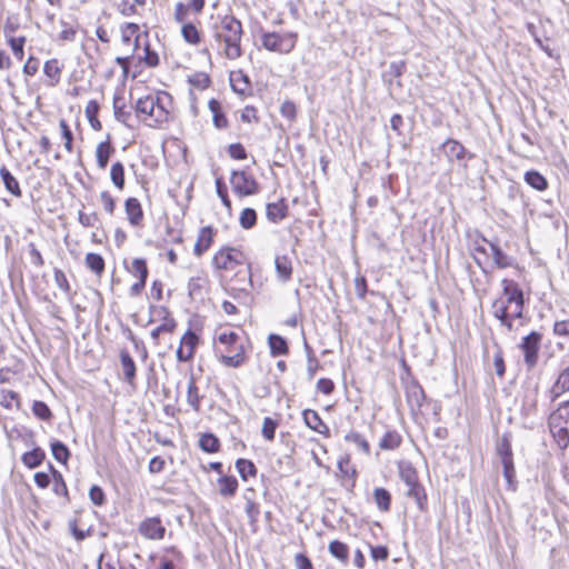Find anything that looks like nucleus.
Returning <instances> with one entry per match:
<instances>
[{"label":"nucleus","mask_w":569,"mask_h":569,"mask_svg":"<svg viewBox=\"0 0 569 569\" xmlns=\"http://www.w3.org/2000/svg\"><path fill=\"white\" fill-rule=\"evenodd\" d=\"M241 38L242 26L241 22L231 16H224L219 27H216L214 39L218 42L224 43L223 53L226 58L234 60L241 57Z\"/></svg>","instance_id":"nucleus-1"},{"label":"nucleus","mask_w":569,"mask_h":569,"mask_svg":"<svg viewBox=\"0 0 569 569\" xmlns=\"http://www.w3.org/2000/svg\"><path fill=\"white\" fill-rule=\"evenodd\" d=\"M136 112L147 126L156 128L168 121L169 112L161 104L159 97L146 96L136 102Z\"/></svg>","instance_id":"nucleus-2"},{"label":"nucleus","mask_w":569,"mask_h":569,"mask_svg":"<svg viewBox=\"0 0 569 569\" xmlns=\"http://www.w3.org/2000/svg\"><path fill=\"white\" fill-rule=\"evenodd\" d=\"M549 429L558 446L562 449L569 445V401L561 403L549 416Z\"/></svg>","instance_id":"nucleus-3"},{"label":"nucleus","mask_w":569,"mask_h":569,"mask_svg":"<svg viewBox=\"0 0 569 569\" xmlns=\"http://www.w3.org/2000/svg\"><path fill=\"white\" fill-rule=\"evenodd\" d=\"M399 476L407 486V496L415 499L420 511H425L427 508V496L425 488L419 483L416 469L410 463H400Z\"/></svg>","instance_id":"nucleus-4"},{"label":"nucleus","mask_w":569,"mask_h":569,"mask_svg":"<svg viewBox=\"0 0 569 569\" xmlns=\"http://www.w3.org/2000/svg\"><path fill=\"white\" fill-rule=\"evenodd\" d=\"M296 42L297 34L293 32H264L261 36V43L266 50L281 54L291 52L296 46Z\"/></svg>","instance_id":"nucleus-5"},{"label":"nucleus","mask_w":569,"mask_h":569,"mask_svg":"<svg viewBox=\"0 0 569 569\" xmlns=\"http://www.w3.org/2000/svg\"><path fill=\"white\" fill-rule=\"evenodd\" d=\"M230 183L232 191L239 197L253 196L259 192V183L252 174L244 170L232 171Z\"/></svg>","instance_id":"nucleus-6"},{"label":"nucleus","mask_w":569,"mask_h":569,"mask_svg":"<svg viewBox=\"0 0 569 569\" xmlns=\"http://www.w3.org/2000/svg\"><path fill=\"white\" fill-rule=\"evenodd\" d=\"M244 254L236 248H222L213 257V264L218 269L233 270L237 266L243 264Z\"/></svg>","instance_id":"nucleus-7"},{"label":"nucleus","mask_w":569,"mask_h":569,"mask_svg":"<svg viewBox=\"0 0 569 569\" xmlns=\"http://www.w3.org/2000/svg\"><path fill=\"white\" fill-rule=\"evenodd\" d=\"M542 340V335L537 331H531L522 338L520 349L525 356V363L530 369L536 366L538 361V351Z\"/></svg>","instance_id":"nucleus-8"},{"label":"nucleus","mask_w":569,"mask_h":569,"mask_svg":"<svg viewBox=\"0 0 569 569\" xmlns=\"http://www.w3.org/2000/svg\"><path fill=\"white\" fill-rule=\"evenodd\" d=\"M406 399L410 408L411 413L417 415L426 399L422 387L416 380H411L406 383Z\"/></svg>","instance_id":"nucleus-9"},{"label":"nucleus","mask_w":569,"mask_h":569,"mask_svg":"<svg viewBox=\"0 0 569 569\" xmlns=\"http://www.w3.org/2000/svg\"><path fill=\"white\" fill-rule=\"evenodd\" d=\"M501 286L505 298H499L498 300L507 307V311H509L513 303L525 300L523 292L515 280L505 278L501 280Z\"/></svg>","instance_id":"nucleus-10"},{"label":"nucleus","mask_w":569,"mask_h":569,"mask_svg":"<svg viewBox=\"0 0 569 569\" xmlns=\"http://www.w3.org/2000/svg\"><path fill=\"white\" fill-rule=\"evenodd\" d=\"M138 531L141 536L151 540H160L164 537L166 528L160 518H147L139 525Z\"/></svg>","instance_id":"nucleus-11"},{"label":"nucleus","mask_w":569,"mask_h":569,"mask_svg":"<svg viewBox=\"0 0 569 569\" xmlns=\"http://www.w3.org/2000/svg\"><path fill=\"white\" fill-rule=\"evenodd\" d=\"M442 150L446 154L449 162L453 161H462L466 158L471 159L473 158L472 153H469L466 148L457 140L455 139H447L442 143Z\"/></svg>","instance_id":"nucleus-12"},{"label":"nucleus","mask_w":569,"mask_h":569,"mask_svg":"<svg viewBox=\"0 0 569 569\" xmlns=\"http://www.w3.org/2000/svg\"><path fill=\"white\" fill-rule=\"evenodd\" d=\"M213 233L214 231L210 226L200 229L193 248L197 257H201L210 248L213 241Z\"/></svg>","instance_id":"nucleus-13"},{"label":"nucleus","mask_w":569,"mask_h":569,"mask_svg":"<svg viewBox=\"0 0 569 569\" xmlns=\"http://www.w3.org/2000/svg\"><path fill=\"white\" fill-rule=\"evenodd\" d=\"M124 210L130 224L138 227L143 220L141 203L137 198H128L124 203Z\"/></svg>","instance_id":"nucleus-14"},{"label":"nucleus","mask_w":569,"mask_h":569,"mask_svg":"<svg viewBox=\"0 0 569 569\" xmlns=\"http://www.w3.org/2000/svg\"><path fill=\"white\" fill-rule=\"evenodd\" d=\"M159 315H162L163 322L151 331L152 339L157 340L162 333H171L176 328V321L170 317L169 311L164 307L154 309Z\"/></svg>","instance_id":"nucleus-15"},{"label":"nucleus","mask_w":569,"mask_h":569,"mask_svg":"<svg viewBox=\"0 0 569 569\" xmlns=\"http://www.w3.org/2000/svg\"><path fill=\"white\" fill-rule=\"evenodd\" d=\"M483 241L489 244L493 263L497 266V268L505 269L515 264V259L505 253L497 243L488 241L487 239H483Z\"/></svg>","instance_id":"nucleus-16"},{"label":"nucleus","mask_w":569,"mask_h":569,"mask_svg":"<svg viewBox=\"0 0 569 569\" xmlns=\"http://www.w3.org/2000/svg\"><path fill=\"white\" fill-rule=\"evenodd\" d=\"M302 416H303V421L313 431H317L321 435H328L329 433V428L327 427V425L322 421V419L320 418V416L318 415L317 411L315 410H311V409H306L303 412H302Z\"/></svg>","instance_id":"nucleus-17"},{"label":"nucleus","mask_w":569,"mask_h":569,"mask_svg":"<svg viewBox=\"0 0 569 569\" xmlns=\"http://www.w3.org/2000/svg\"><path fill=\"white\" fill-rule=\"evenodd\" d=\"M288 206L284 199L268 203L266 207L267 219L273 223L280 222L287 217Z\"/></svg>","instance_id":"nucleus-18"},{"label":"nucleus","mask_w":569,"mask_h":569,"mask_svg":"<svg viewBox=\"0 0 569 569\" xmlns=\"http://www.w3.org/2000/svg\"><path fill=\"white\" fill-rule=\"evenodd\" d=\"M277 277L281 282H287L292 276V262L288 256H277L274 259Z\"/></svg>","instance_id":"nucleus-19"},{"label":"nucleus","mask_w":569,"mask_h":569,"mask_svg":"<svg viewBox=\"0 0 569 569\" xmlns=\"http://www.w3.org/2000/svg\"><path fill=\"white\" fill-rule=\"evenodd\" d=\"M120 362L123 371L124 381L132 386L136 379V365L132 357L127 350L120 351Z\"/></svg>","instance_id":"nucleus-20"},{"label":"nucleus","mask_w":569,"mask_h":569,"mask_svg":"<svg viewBox=\"0 0 569 569\" xmlns=\"http://www.w3.org/2000/svg\"><path fill=\"white\" fill-rule=\"evenodd\" d=\"M569 391V366L562 370L550 389V398L555 401L563 392Z\"/></svg>","instance_id":"nucleus-21"},{"label":"nucleus","mask_w":569,"mask_h":569,"mask_svg":"<svg viewBox=\"0 0 569 569\" xmlns=\"http://www.w3.org/2000/svg\"><path fill=\"white\" fill-rule=\"evenodd\" d=\"M113 151L114 150L109 140L98 143L96 148V159L99 169L103 170L107 168L109 158Z\"/></svg>","instance_id":"nucleus-22"},{"label":"nucleus","mask_w":569,"mask_h":569,"mask_svg":"<svg viewBox=\"0 0 569 569\" xmlns=\"http://www.w3.org/2000/svg\"><path fill=\"white\" fill-rule=\"evenodd\" d=\"M492 315L500 321V325L506 327L509 331L512 330V317L509 316V311H507V307L500 301L495 300L492 302Z\"/></svg>","instance_id":"nucleus-23"},{"label":"nucleus","mask_w":569,"mask_h":569,"mask_svg":"<svg viewBox=\"0 0 569 569\" xmlns=\"http://www.w3.org/2000/svg\"><path fill=\"white\" fill-rule=\"evenodd\" d=\"M44 458V451L41 448L37 447L31 451L24 452L21 457V460L27 468L34 469L43 462Z\"/></svg>","instance_id":"nucleus-24"},{"label":"nucleus","mask_w":569,"mask_h":569,"mask_svg":"<svg viewBox=\"0 0 569 569\" xmlns=\"http://www.w3.org/2000/svg\"><path fill=\"white\" fill-rule=\"evenodd\" d=\"M0 177L4 184V188L14 197H21V189L18 180L11 174V172L2 167L0 169Z\"/></svg>","instance_id":"nucleus-25"},{"label":"nucleus","mask_w":569,"mask_h":569,"mask_svg":"<svg viewBox=\"0 0 569 569\" xmlns=\"http://www.w3.org/2000/svg\"><path fill=\"white\" fill-rule=\"evenodd\" d=\"M210 111L212 112L213 124L218 129H224L228 127V120L222 112L221 104L218 100L211 99L208 103Z\"/></svg>","instance_id":"nucleus-26"},{"label":"nucleus","mask_w":569,"mask_h":569,"mask_svg":"<svg viewBox=\"0 0 569 569\" xmlns=\"http://www.w3.org/2000/svg\"><path fill=\"white\" fill-rule=\"evenodd\" d=\"M328 549L332 557L338 559L343 565L348 563L349 548L345 542L339 541V540H333L329 543Z\"/></svg>","instance_id":"nucleus-27"},{"label":"nucleus","mask_w":569,"mask_h":569,"mask_svg":"<svg viewBox=\"0 0 569 569\" xmlns=\"http://www.w3.org/2000/svg\"><path fill=\"white\" fill-rule=\"evenodd\" d=\"M138 31H139V26L136 23H131V22L126 23L121 28V40L123 43L129 46V44H131V41L134 38V46H133L132 52L138 47V41H139Z\"/></svg>","instance_id":"nucleus-28"},{"label":"nucleus","mask_w":569,"mask_h":569,"mask_svg":"<svg viewBox=\"0 0 569 569\" xmlns=\"http://www.w3.org/2000/svg\"><path fill=\"white\" fill-rule=\"evenodd\" d=\"M525 181L538 191H543L548 188L547 179L538 171L530 170L525 173Z\"/></svg>","instance_id":"nucleus-29"},{"label":"nucleus","mask_w":569,"mask_h":569,"mask_svg":"<svg viewBox=\"0 0 569 569\" xmlns=\"http://www.w3.org/2000/svg\"><path fill=\"white\" fill-rule=\"evenodd\" d=\"M219 492L223 497H232L238 489V481L232 476H222L219 480Z\"/></svg>","instance_id":"nucleus-30"},{"label":"nucleus","mask_w":569,"mask_h":569,"mask_svg":"<svg viewBox=\"0 0 569 569\" xmlns=\"http://www.w3.org/2000/svg\"><path fill=\"white\" fill-rule=\"evenodd\" d=\"M200 400L201 396L199 393V389L196 385L194 378L191 376L188 381V388H187V401L192 407L194 411L200 410Z\"/></svg>","instance_id":"nucleus-31"},{"label":"nucleus","mask_w":569,"mask_h":569,"mask_svg":"<svg viewBox=\"0 0 569 569\" xmlns=\"http://www.w3.org/2000/svg\"><path fill=\"white\" fill-rule=\"evenodd\" d=\"M373 501L381 511H389L391 505V495L385 488H376L373 490Z\"/></svg>","instance_id":"nucleus-32"},{"label":"nucleus","mask_w":569,"mask_h":569,"mask_svg":"<svg viewBox=\"0 0 569 569\" xmlns=\"http://www.w3.org/2000/svg\"><path fill=\"white\" fill-rule=\"evenodd\" d=\"M99 109H100L99 103L96 100H90L87 103L86 109H84L88 121H89L91 128L96 131H99L102 128L101 122L97 118Z\"/></svg>","instance_id":"nucleus-33"},{"label":"nucleus","mask_w":569,"mask_h":569,"mask_svg":"<svg viewBox=\"0 0 569 569\" xmlns=\"http://www.w3.org/2000/svg\"><path fill=\"white\" fill-rule=\"evenodd\" d=\"M44 74L50 79V86H56L60 80L61 67L57 59L48 60L43 67Z\"/></svg>","instance_id":"nucleus-34"},{"label":"nucleus","mask_w":569,"mask_h":569,"mask_svg":"<svg viewBox=\"0 0 569 569\" xmlns=\"http://www.w3.org/2000/svg\"><path fill=\"white\" fill-rule=\"evenodd\" d=\"M220 362L230 368H238L244 362L243 347L239 346L236 348V353L232 356L221 355L219 358Z\"/></svg>","instance_id":"nucleus-35"},{"label":"nucleus","mask_w":569,"mask_h":569,"mask_svg":"<svg viewBox=\"0 0 569 569\" xmlns=\"http://www.w3.org/2000/svg\"><path fill=\"white\" fill-rule=\"evenodd\" d=\"M199 447L208 453L217 452L220 448L219 439L212 433H203L199 439Z\"/></svg>","instance_id":"nucleus-36"},{"label":"nucleus","mask_w":569,"mask_h":569,"mask_svg":"<svg viewBox=\"0 0 569 569\" xmlns=\"http://www.w3.org/2000/svg\"><path fill=\"white\" fill-rule=\"evenodd\" d=\"M401 436L397 431H388L381 438L379 447L382 450H395L401 443Z\"/></svg>","instance_id":"nucleus-37"},{"label":"nucleus","mask_w":569,"mask_h":569,"mask_svg":"<svg viewBox=\"0 0 569 569\" xmlns=\"http://www.w3.org/2000/svg\"><path fill=\"white\" fill-rule=\"evenodd\" d=\"M268 341L273 356H281L288 352L287 341L281 336L270 335Z\"/></svg>","instance_id":"nucleus-38"},{"label":"nucleus","mask_w":569,"mask_h":569,"mask_svg":"<svg viewBox=\"0 0 569 569\" xmlns=\"http://www.w3.org/2000/svg\"><path fill=\"white\" fill-rule=\"evenodd\" d=\"M128 271L139 280H147L148 267L146 260L142 258H134L131 262V266L128 268Z\"/></svg>","instance_id":"nucleus-39"},{"label":"nucleus","mask_w":569,"mask_h":569,"mask_svg":"<svg viewBox=\"0 0 569 569\" xmlns=\"http://www.w3.org/2000/svg\"><path fill=\"white\" fill-rule=\"evenodd\" d=\"M236 468L243 480H248L249 477H254L257 468L252 461L247 459H238L236 461Z\"/></svg>","instance_id":"nucleus-40"},{"label":"nucleus","mask_w":569,"mask_h":569,"mask_svg":"<svg viewBox=\"0 0 569 569\" xmlns=\"http://www.w3.org/2000/svg\"><path fill=\"white\" fill-rule=\"evenodd\" d=\"M181 34L186 42L196 46L200 42V33L193 23H183Z\"/></svg>","instance_id":"nucleus-41"},{"label":"nucleus","mask_w":569,"mask_h":569,"mask_svg":"<svg viewBox=\"0 0 569 569\" xmlns=\"http://www.w3.org/2000/svg\"><path fill=\"white\" fill-rule=\"evenodd\" d=\"M110 179L112 183L119 189L122 190L124 187V168L121 162H114L110 169Z\"/></svg>","instance_id":"nucleus-42"},{"label":"nucleus","mask_w":569,"mask_h":569,"mask_svg":"<svg viewBox=\"0 0 569 569\" xmlns=\"http://www.w3.org/2000/svg\"><path fill=\"white\" fill-rule=\"evenodd\" d=\"M51 452L54 459L61 463H67L70 456L68 447L59 440L51 442Z\"/></svg>","instance_id":"nucleus-43"},{"label":"nucleus","mask_w":569,"mask_h":569,"mask_svg":"<svg viewBox=\"0 0 569 569\" xmlns=\"http://www.w3.org/2000/svg\"><path fill=\"white\" fill-rule=\"evenodd\" d=\"M87 267L97 274H101L104 270V260L98 254L90 252L86 256Z\"/></svg>","instance_id":"nucleus-44"},{"label":"nucleus","mask_w":569,"mask_h":569,"mask_svg":"<svg viewBox=\"0 0 569 569\" xmlns=\"http://www.w3.org/2000/svg\"><path fill=\"white\" fill-rule=\"evenodd\" d=\"M50 469L53 475V492L57 496H63L67 499H69L68 498V488L62 478V475L59 471H57L52 466H50Z\"/></svg>","instance_id":"nucleus-45"},{"label":"nucleus","mask_w":569,"mask_h":569,"mask_svg":"<svg viewBox=\"0 0 569 569\" xmlns=\"http://www.w3.org/2000/svg\"><path fill=\"white\" fill-rule=\"evenodd\" d=\"M8 43L14 54V57L18 60H22L24 56L23 47L27 41L24 36L21 37H10V39H7Z\"/></svg>","instance_id":"nucleus-46"},{"label":"nucleus","mask_w":569,"mask_h":569,"mask_svg":"<svg viewBox=\"0 0 569 569\" xmlns=\"http://www.w3.org/2000/svg\"><path fill=\"white\" fill-rule=\"evenodd\" d=\"M32 412L36 417L44 421H49L52 418V412L48 405L40 400H36L32 403Z\"/></svg>","instance_id":"nucleus-47"},{"label":"nucleus","mask_w":569,"mask_h":569,"mask_svg":"<svg viewBox=\"0 0 569 569\" xmlns=\"http://www.w3.org/2000/svg\"><path fill=\"white\" fill-rule=\"evenodd\" d=\"M239 222L243 229H251L257 222L256 211L251 208L243 209L240 214Z\"/></svg>","instance_id":"nucleus-48"},{"label":"nucleus","mask_w":569,"mask_h":569,"mask_svg":"<svg viewBox=\"0 0 569 569\" xmlns=\"http://www.w3.org/2000/svg\"><path fill=\"white\" fill-rule=\"evenodd\" d=\"M346 441L355 443L366 455L370 452V446L368 441L358 432H349L345 437Z\"/></svg>","instance_id":"nucleus-49"},{"label":"nucleus","mask_w":569,"mask_h":569,"mask_svg":"<svg viewBox=\"0 0 569 569\" xmlns=\"http://www.w3.org/2000/svg\"><path fill=\"white\" fill-rule=\"evenodd\" d=\"M278 422L270 417H266L262 422V436L266 440L272 441L274 439Z\"/></svg>","instance_id":"nucleus-50"},{"label":"nucleus","mask_w":569,"mask_h":569,"mask_svg":"<svg viewBox=\"0 0 569 569\" xmlns=\"http://www.w3.org/2000/svg\"><path fill=\"white\" fill-rule=\"evenodd\" d=\"M54 282L67 295H71V287L69 284V281L67 279V276L61 269L56 268L54 269Z\"/></svg>","instance_id":"nucleus-51"},{"label":"nucleus","mask_w":569,"mask_h":569,"mask_svg":"<svg viewBox=\"0 0 569 569\" xmlns=\"http://www.w3.org/2000/svg\"><path fill=\"white\" fill-rule=\"evenodd\" d=\"M59 127H60V130H61V136L62 138L66 140L64 141V148L68 152H72V140H73V134L67 123V121L64 119H61L59 121Z\"/></svg>","instance_id":"nucleus-52"},{"label":"nucleus","mask_w":569,"mask_h":569,"mask_svg":"<svg viewBox=\"0 0 569 569\" xmlns=\"http://www.w3.org/2000/svg\"><path fill=\"white\" fill-rule=\"evenodd\" d=\"M216 191H217V194L220 198L221 202L223 203V206L228 210H230L231 209V201H230V199L228 197L227 188H226V184H224L222 178H217L216 179Z\"/></svg>","instance_id":"nucleus-53"},{"label":"nucleus","mask_w":569,"mask_h":569,"mask_svg":"<svg viewBox=\"0 0 569 569\" xmlns=\"http://www.w3.org/2000/svg\"><path fill=\"white\" fill-rule=\"evenodd\" d=\"M198 342V337L192 331H187L181 338V346L187 350L191 351V356L193 357L194 348Z\"/></svg>","instance_id":"nucleus-54"},{"label":"nucleus","mask_w":569,"mask_h":569,"mask_svg":"<svg viewBox=\"0 0 569 569\" xmlns=\"http://www.w3.org/2000/svg\"><path fill=\"white\" fill-rule=\"evenodd\" d=\"M78 221L83 227H96L99 222V217L96 212L86 213L83 211H79Z\"/></svg>","instance_id":"nucleus-55"},{"label":"nucleus","mask_w":569,"mask_h":569,"mask_svg":"<svg viewBox=\"0 0 569 569\" xmlns=\"http://www.w3.org/2000/svg\"><path fill=\"white\" fill-rule=\"evenodd\" d=\"M259 513V506L252 499L246 497V515L251 523L258 520Z\"/></svg>","instance_id":"nucleus-56"},{"label":"nucleus","mask_w":569,"mask_h":569,"mask_svg":"<svg viewBox=\"0 0 569 569\" xmlns=\"http://www.w3.org/2000/svg\"><path fill=\"white\" fill-rule=\"evenodd\" d=\"M497 451H498V455H499L501 461L507 460V459L509 460L512 458L511 446H510L509 440L506 437H503L500 440V442L498 443Z\"/></svg>","instance_id":"nucleus-57"},{"label":"nucleus","mask_w":569,"mask_h":569,"mask_svg":"<svg viewBox=\"0 0 569 569\" xmlns=\"http://www.w3.org/2000/svg\"><path fill=\"white\" fill-rule=\"evenodd\" d=\"M502 466H503V477L506 478L509 487H512L513 485V479L516 477V470H515V466H513V459H507V460H503L501 461Z\"/></svg>","instance_id":"nucleus-58"},{"label":"nucleus","mask_w":569,"mask_h":569,"mask_svg":"<svg viewBox=\"0 0 569 569\" xmlns=\"http://www.w3.org/2000/svg\"><path fill=\"white\" fill-rule=\"evenodd\" d=\"M19 19L17 17H8L4 27H3V33L7 39H10V37H14L13 34L19 29Z\"/></svg>","instance_id":"nucleus-59"},{"label":"nucleus","mask_w":569,"mask_h":569,"mask_svg":"<svg viewBox=\"0 0 569 569\" xmlns=\"http://www.w3.org/2000/svg\"><path fill=\"white\" fill-rule=\"evenodd\" d=\"M280 113L282 117L287 118L288 120L293 121L297 116L296 104L290 100L282 102V104L280 107Z\"/></svg>","instance_id":"nucleus-60"},{"label":"nucleus","mask_w":569,"mask_h":569,"mask_svg":"<svg viewBox=\"0 0 569 569\" xmlns=\"http://www.w3.org/2000/svg\"><path fill=\"white\" fill-rule=\"evenodd\" d=\"M90 500L96 506H101L104 502V492L99 486H92L89 491Z\"/></svg>","instance_id":"nucleus-61"},{"label":"nucleus","mask_w":569,"mask_h":569,"mask_svg":"<svg viewBox=\"0 0 569 569\" xmlns=\"http://www.w3.org/2000/svg\"><path fill=\"white\" fill-rule=\"evenodd\" d=\"M228 151L230 157L233 159L243 160L247 158V151L241 143L230 144Z\"/></svg>","instance_id":"nucleus-62"},{"label":"nucleus","mask_w":569,"mask_h":569,"mask_svg":"<svg viewBox=\"0 0 569 569\" xmlns=\"http://www.w3.org/2000/svg\"><path fill=\"white\" fill-rule=\"evenodd\" d=\"M553 333L560 337H569V319L556 321L553 325Z\"/></svg>","instance_id":"nucleus-63"},{"label":"nucleus","mask_w":569,"mask_h":569,"mask_svg":"<svg viewBox=\"0 0 569 569\" xmlns=\"http://www.w3.org/2000/svg\"><path fill=\"white\" fill-rule=\"evenodd\" d=\"M295 565L297 569H313L311 560L303 553L295 556Z\"/></svg>","instance_id":"nucleus-64"}]
</instances>
